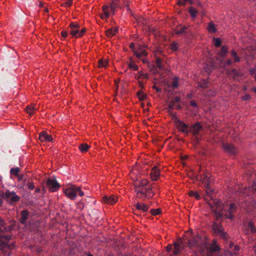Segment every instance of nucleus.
I'll list each match as a JSON object with an SVG mask.
<instances>
[{
    "label": "nucleus",
    "mask_w": 256,
    "mask_h": 256,
    "mask_svg": "<svg viewBox=\"0 0 256 256\" xmlns=\"http://www.w3.org/2000/svg\"><path fill=\"white\" fill-rule=\"evenodd\" d=\"M232 61L231 59L227 60L224 64V66H230L232 64Z\"/></svg>",
    "instance_id": "6e6d98bb"
},
{
    "label": "nucleus",
    "mask_w": 256,
    "mask_h": 256,
    "mask_svg": "<svg viewBox=\"0 0 256 256\" xmlns=\"http://www.w3.org/2000/svg\"><path fill=\"white\" fill-rule=\"evenodd\" d=\"M166 82V84L168 85V88H171L173 89H175L178 88V81H172V82L170 84V82L171 81H164Z\"/></svg>",
    "instance_id": "c85d7f7f"
},
{
    "label": "nucleus",
    "mask_w": 256,
    "mask_h": 256,
    "mask_svg": "<svg viewBox=\"0 0 256 256\" xmlns=\"http://www.w3.org/2000/svg\"><path fill=\"white\" fill-rule=\"evenodd\" d=\"M124 0H112L110 4V10L113 14L115 13V10L118 8H122Z\"/></svg>",
    "instance_id": "1a4fd4ad"
},
{
    "label": "nucleus",
    "mask_w": 256,
    "mask_h": 256,
    "mask_svg": "<svg viewBox=\"0 0 256 256\" xmlns=\"http://www.w3.org/2000/svg\"><path fill=\"white\" fill-rule=\"evenodd\" d=\"M103 14H100V18L102 19H106L109 17L110 12H109V7L108 6L104 5L102 6Z\"/></svg>",
    "instance_id": "a211bd4d"
},
{
    "label": "nucleus",
    "mask_w": 256,
    "mask_h": 256,
    "mask_svg": "<svg viewBox=\"0 0 256 256\" xmlns=\"http://www.w3.org/2000/svg\"><path fill=\"white\" fill-rule=\"evenodd\" d=\"M36 108H34V106H28L26 108V110L27 113H28L30 115H32L34 112L36 111Z\"/></svg>",
    "instance_id": "2f4dec72"
},
{
    "label": "nucleus",
    "mask_w": 256,
    "mask_h": 256,
    "mask_svg": "<svg viewBox=\"0 0 256 256\" xmlns=\"http://www.w3.org/2000/svg\"><path fill=\"white\" fill-rule=\"evenodd\" d=\"M166 251L170 252L172 249V246L171 245H168L166 246Z\"/></svg>",
    "instance_id": "69168bd1"
},
{
    "label": "nucleus",
    "mask_w": 256,
    "mask_h": 256,
    "mask_svg": "<svg viewBox=\"0 0 256 256\" xmlns=\"http://www.w3.org/2000/svg\"><path fill=\"white\" fill-rule=\"evenodd\" d=\"M170 48L172 51H176L178 49V44L172 42L170 45Z\"/></svg>",
    "instance_id": "37998d69"
},
{
    "label": "nucleus",
    "mask_w": 256,
    "mask_h": 256,
    "mask_svg": "<svg viewBox=\"0 0 256 256\" xmlns=\"http://www.w3.org/2000/svg\"><path fill=\"white\" fill-rule=\"evenodd\" d=\"M39 140L42 142H51L52 140V138L50 135L43 131L39 134Z\"/></svg>",
    "instance_id": "4468645a"
},
{
    "label": "nucleus",
    "mask_w": 256,
    "mask_h": 256,
    "mask_svg": "<svg viewBox=\"0 0 256 256\" xmlns=\"http://www.w3.org/2000/svg\"><path fill=\"white\" fill-rule=\"evenodd\" d=\"M30 212L27 210H24L21 212V218L20 221L22 224H25L28 219Z\"/></svg>",
    "instance_id": "f3484780"
},
{
    "label": "nucleus",
    "mask_w": 256,
    "mask_h": 256,
    "mask_svg": "<svg viewBox=\"0 0 256 256\" xmlns=\"http://www.w3.org/2000/svg\"><path fill=\"white\" fill-rule=\"evenodd\" d=\"M176 108L178 110H180L182 108V106L180 104H176Z\"/></svg>",
    "instance_id": "774afa93"
},
{
    "label": "nucleus",
    "mask_w": 256,
    "mask_h": 256,
    "mask_svg": "<svg viewBox=\"0 0 256 256\" xmlns=\"http://www.w3.org/2000/svg\"><path fill=\"white\" fill-rule=\"evenodd\" d=\"M134 46H135L134 44V42H132V43H130V48L131 50H132L134 51V50H135L134 49Z\"/></svg>",
    "instance_id": "e2e57ef3"
},
{
    "label": "nucleus",
    "mask_w": 256,
    "mask_h": 256,
    "mask_svg": "<svg viewBox=\"0 0 256 256\" xmlns=\"http://www.w3.org/2000/svg\"><path fill=\"white\" fill-rule=\"evenodd\" d=\"M20 172V168H12L10 170V173L11 174L18 176Z\"/></svg>",
    "instance_id": "473e14b6"
},
{
    "label": "nucleus",
    "mask_w": 256,
    "mask_h": 256,
    "mask_svg": "<svg viewBox=\"0 0 256 256\" xmlns=\"http://www.w3.org/2000/svg\"><path fill=\"white\" fill-rule=\"evenodd\" d=\"M134 190L136 198L142 200L150 199L154 194L152 184L146 179H142L134 184Z\"/></svg>",
    "instance_id": "f257e3e1"
},
{
    "label": "nucleus",
    "mask_w": 256,
    "mask_h": 256,
    "mask_svg": "<svg viewBox=\"0 0 256 256\" xmlns=\"http://www.w3.org/2000/svg\"><path fill=\"white\" fill-rule=\"evenodd\" d=\"M102 201L108 204H114L118 201V197L114 195H106L103 196Z\"/></svg>",
    "instance_id": "9d476101"
},
{
    "label": "nucleus",
    "mask_w": 256,
    "mask_h": 256,
    "mask_svg": "<svg viewBox=\"0 0 256 256\" xmlns=\"http://www.w3.org/2000/svg\"><path fill=\"white\" fill-rule=\"evenodd\" d=\"M190 104L191 106H194V107H197V106H198L196 102L194 100L190 101Z\"/></svg>",
    "instance_id": "680f3d73"
},
{
    "label": "nucleus",
    "mask_w": 256,
    "mask_h": 256,
    "mask_svg": "<svg viewBox=\"0 0 256 256\" xmlns=\"http://www.w3.org/2000/svg\"><path fill=\"white\" fill-rule=\"evenodd\" d=\"M256 192V183H254L251 187L244 188V190L242 192L244 194L249 195L248 192Z\"/></svg>",
    "instance_id": "412c9836"
},
{
    "label": "nucleus",
    "mask_w": 256,
    "mask_h": 256,
    "mask_svg": "<svg viewBox=\"0 0 256 256\" xmlns=\"http://www.w3.org/2000/svg\"><path fill=\"white\" fill-rule=\"evenodd\" d=\"M27 186H28V188L30 190H34V182H28L27 183Z\"/></svg>",
    "instance_id": "864d4df0"
},
{
    "label": "nucleus",
    "mask_w": 256,
    "mask_h": 256,
    "mask_svg": "<svg viewBox=\"0 0 256 256\" xmlns=\"http://www.w3.org/2000/svg\"><path fill=\"white\" fill-rule=\"evenodd\" d=\"M156 66L160 70H162V60L160 58H157L156 60Z\"/></svg>",
    "instance_id": "4c0bfd02"
},
{
    "label": "nucleus",
    "mask_w": 256,
    "mask_h": 256,
    "mask_svg": "<svg viewBox=\"0 0 256 256\" xmlns=\"http://www.w3.org/2000/svg\"><path fill=\"white\" fill-rule=\"evenodd\" d=\"M236 208V206L234 204H231L230 206L228 209V214H226V218L232 219L233 216L232 215V212H234Z\"/></svg>",
    "instance_id": "5701e85b"
},
{
    "label": "nucleus",
    "mask_w": 256,
    "mask_h": 256,
    "mask_svg": "<svg viewBox=\"0 0 256 256\" xmlns=\"http://www.w3.org/2000/svg\"><path fill=\"white\" fill-rule=\"evenodd\" d=\"M10 230L9 226H6L4 221L0 218V232H8Z\"/></svg>",
    "instance_id": "b1692460"
},
{
    "label": "nucleus",
    "mask_w": 256,
    "mask_h": 256,
    "mask_svg": "<svg viewBox=\"0 0 256 256\" xmlns=\"http://www.w3.org/2000/svg\"><path fill=\"white\" fill-rule=\"evenodd\" d=\"M70 34L74 36L78 37L79 28H74L71 30Z\"/></svg>",
    "instance_id": "72a5a7b5"
},
{
    "label": "nucleus",
    "mask_w": 256,
    "mask_h": 256,
    "mask_svg": "<svg viewBox=\"0 0 256 256\" xmlns=\"http://www.w3.org/2000/svg\"><path fill=\"white\" fill-rule=\"evenodd\" d=\"M76 195L78 194L80 196H82L84 195V192L81 190L80 186H76Z\"/></svg>",
    "instance_id": "3c124183"
},
{
    "label": "nucleus",
    "mask_w": 256,
    "mask_h": 256,
    "mask_svg": "<svg viewBox=\"0 0 256 256\" xmlns=\"http://www.w3.org/2000/svg\"><path fill=\"white\" fill-rule=\"evenodd\" d=\"M148 74L146 73H144L143 72H140L138 78H148Z\"/></svg>",
    "instance_id": "a19ab883"
},
{
    "label": "nucleus",
    "mask_w": 256,
    "mask_h": 256,
    "mask_svg": "<svg viewBox=\"0 0 256 256\" xmlns=\"http://www.w3.org/2000/svg\"><path fill=\"white\" fill-rule=\"evenodd\" d=\"M204 68L205 72L208 74L210 73L212 70V66H208V64H206V66L204 67Z\"/></svg>",
    "instance_id": "5fc2aeb1"
},
{
    "label": "nucleus",
    "mask_w": 256,
    "mask_h": 256,
    "mask_svg": "<svg viewBox=\"0 0 256 256\" xmlns=\"http://www.w3.org/2000/svg\"><path fill=\"white\" fill-rule=\"evenodd\" d=\"M204 81L200 82L198 83V86L202 88H205L208 86V82H204Z\"/></svg>",
    "instance_id": "de8ad7c7"
},
{
    "label": "nucleus",
    "mask_w": 256,
    "mask_h": 256,
    "mask_svg": "<svg viewBox=\"0 0 256 256\" xmlns=\"http://www.w3.org/2000/svg\"><path fill=\"white\" fill-rule=\"evenodd\" d=\"M118 32V28H112L108 30L106 32V35L108 37H112L114 36Z\"/></svg>",
    "instance_id": "4be33fe9"
},
{
    "label": "nucleus",
    "mask_w": 256,
    "mask_h": 256,
    "mask_svg": "<svg viewBox=\"0 0 256 256\" xmlns=\"http://www.w3.org/2000/svg\"><path fill=\"white\" fill-rule=\"evenodd\" d=\"M224 150L230 154H234L236 152V150L232 144H222Z\"/></svg>",
    "instance_id": "9b49d317"
},
{
    "label": "nucleus",
    "mask_w": 256,
    "mask_h": 256,
    "mask_svg": "<svg viewBox=\"0 0 256 256\" xmlns=\"http://www.w3.org/2000/svg\"><path fill=\"white\" fill-rule=\"evenodd\" d=\"M61 35L63 38H66L68 36L67 32L65 30H62L61 32Z\"/></svg>",
    "instance_id": "052dcab7"
},
{
    "label": "nucleus",
    "mask_w": 256,
    "mask_h": 256,
    "mask_svg": "<svg viewBox=\"0 0 256 256\" xmlns=\"http://www.w3.org/2000/svg\"><path fill=\"white\" fill-rule=\"evenodd\" d=\"M189 12L190 13L192 17L193 18H196V16L198 12L195 8H190L189 9Z\"/></svg>",
    "instance_id": "e433bc0d"
},
{
    "label": "nucleus",
    "mask_w": 256,
    "mask_h": 256,
    "mask_svg": "<svg viewBox=\"0 0 256 256\" xmlns=\"http://www.w3.org/2000/svg\"><path fill=\"white\" fill-rule=\"evenodd\" d=\"M137 94L138 96L140 99L141 100H143L146 98V95L144 94L141 91L138 92Z\"/></svg>",
    "instance_id": "8fccbe9b"
},
{
    "label": "nucleus",
    "mask_w": 256,
    "mask_h": 256,
    "mask_svg": "<svg viewBox=\"0 0 256 256\" xmlns=\"http://www.w3.org/2000/svg\"><path fill=\"white\" fill-rule=\"evenodd\" d=\"M108 64V62L106 60H98V66L99 68H105Z\"/></svg>",
    "instance_id": "58836bf2"
},
{
    "label": "nucleus",
    "mask_w": 256,
    "mask_h": 256,
    "mask_svg": "<svg viewBox=\"0 0 256 256\" xmlns=\"http://www.w3.org/2000/svg\"><path fill=\"white\" fill-rule=\"evenodd\" d=\"M207 30L210 33H215L216 32L215 24L212 22L208 24Z\"/></svg>",
    "instance_id": "cd10ccee"
},
{
    "label": "nucleus",
    "mask_w": 256,
    "mask_h": 256,
    "mask_svg": "<svg viewBox=\"0 0 256 256\" xmlns=\"http://www.w3.org/2000/svg\"><path fill=\"white\" fill-rule=\"evenodd\" d=\"M202 128V126L198 122H196L192 127H190V132L194 136L198 134Z\"/></svg>",
    "instance_id": "dca6fc26"
},
{
    "label": "nucleus",
    "mask_w": 256,
    "mask_h": 256,
    "mask_svg": "<svg viewBox=\"0 0 256 256\" xmlns=\"http://www.w3.org/2000/svg\"><path fill=\"white\" fill-rule=\"evenodd\" d=\"M173 120L179 131L186 134L190 132V129L188 125L180 120L176 115L174 116Z\"/></svg>",
    "instance_id": "39448f33"
},
{
    "label": "nucleus",
    "mask_w": 256,
    "mask_h": 256,
    "mask_svg": "<svg viewBox=\"0 0 256 256\" xmlns=\"http://www.w3.org/2000/svg\"><path fill=\"white\" fill-rule=\"evenodd\" d=\"M128 67L130 69L132 70H138V66L132 62H130L128 64Z\"/></svg>",
    "instance_id": "f704fd0d"
},
{
    "label": "nucleus",
    "mask_w": 256,
    "mask_h": 256,
    "mask_svg": "<svg viewBox=\"0 0 256 256\" xmlns=\"http://www.w3.org/2000/svg\"><path fill=\"white\" fill-rule=\"evenodd\" d=\"M230 54L234 58V62H239L240 61V58L238 56L237 52L234 49L230 50Z\"/></svg>",
    "instance_id": "393cba45"
},
{
    "label": "nucleus",
    "mask_w": 256,
    "mask_h": 256,
    "mask_svg": "<svg viewBox=\"0 0 256 256\" xmlns=\"http://www.w3.org/2000/svg\"><path fill=\"white\" fill-rule=\"evenodd\" d=\"M251 98V96L248 94H246L242 97V100H249Z\"/></svg>",
    "instance_id": "4d7b16f0"
},
{
    "label": "nucleus",
    "mask_w": 256,
    "mask_h": 256,
    "mask_svg": "<svg viewBox=\"0 0 256 256\" xmlns=\"http://www.w3.org/2000/svg\"><path fill=\"white\" fill-rule=\"evenodd\" d=\"M209 205L215 212L216 218H220L223 214L222 202L218 200H214L209 203Z\"/></svg>",
    "instance_id": "20e7f679"
},
{
    "label": "nucleus",
    "mask_w": 256,
    "mask_h": 256,
    "mask_svg": "<svg viewBox=\"0 0 256 256\" xmlns=\"http://www.w3.org/2000/svg\"><path fill=\"white\" fill-rule=\"evenodd\" d=\"M228 46H222L220 51L218 53V56L222 58H224L226 56L228 53Z\"/></svg>",
    "instance_id": "a878e982"
},
{
    "label": "nucleus",
    "mask_w": 256,
    "mask_h": 256,
    "mask_svg": "<svg viewBox=\"0 0 256 256\" xmlns=\"http://www.w3.org/2000/svg\"><path fill=\"white\" fill-rule=\"evenodd\" d=\"M250 72L254 76V78H255V80H256V66L250 69Z\"/></svg>",
    "instance_id": "c03bdc74"
},
{
    "label": "nucleus",
    "mask_w": 256,
    "mask_h": 256,
    "mask_svg": "<svg viewBox=\"0 0 256 256\" xmlns=\"http://www.w3.org/2000/svg\"><path fill=\"white\" fill-rule=\"evenodd\" d=\"M159 168L154 166L152 168L150 172V178L152 180L156 181L158 180L160 176Z\"/></svg>",
    "instance_id": "ddd939ff"
},
{
    "label": "nucleus",
    "mask_w": 256,
    "mask_h": 256,
    "mask_svg": "<svg viewBox=\"0 0 256 256\" xmlns=\"http://www.w3.org/2000/svg\"><path fill=\"white\" fill-rule=\"evenodd\" d=\"M85 32H86V29L85 28H82V29L81 30H79L78 37L82 36L84 35V34Z\"/></svg>",
    "instance_id": "bf43d9fd"
},
{
    "label": "nucleus",
    "mask_w": 256,
    "mask_h": 256,
    "mask_svg": "<svg viewBox=\"0 0 256 256\" xmlns=\"http://www.w3.org/2000/svg\"><path fill=\"white\" fill-rule=\"evenodd\" d=\"M212 228L215 234L220 236L224 240L228 238V234L224 232V228L220 223L214 222L212 224Z\"/></svg>",
    "instance_id": "423d86ee"
},
{
    "label": "nucleus",
    "mask_w": 256,
    "mask_h": 256,
    "mask_svg": "<svg viewBox=\"0 0 256 256\" xmlns=\"http://www.w3.org/2000/svg\"><path fill=\"white\" fill-rule=\"evenodd\" d=\"M150 213L152 214V215H157V214H158L160 213V210L158 208V209H152L150 210Z\"/></svg>",
    "instance_id": "603ef678"
},
{
    "label": "nucleus",
    "mask_w": 256,
    "mask_h": 256,
    "mask_svg": "<svg viewBox=\"0 0 256 256\" xmlns=\"http://www.w3.org/2000/svg\"><path fill=\"white\" fill-rule=\"evenodd\" d=\"M186 26H183L181 28H180V29H178L176 30V34H184V32H185V30H186Z\"/></svg>",
    "instance_id": "49530a36"
},
{
    "label": "nucleus",
    "mask_w": 256,
    "mask_h": 256,
    "mask_svg": "<svg viewBox=\"0 0 256 256\" xmlns=\"http://www.w3.org/2000/svg\"><path fill=\"white\" fill-rule=\"evenodd\" d=\"M90 147V146L88 145V144L83 143L80 144V146H78V148L80 149L81 152H87Z\"/></svg>",
    "instance_id": "c756f323"
},
{
    "label": "nucleus",
    "mask_w": 256,
    "mask_h": 256,
    "mask_svg": "<svg viewBox=\"0 0 256 256\" xmlns=\"http://www.w3.org/2000/svg\"><path fill=\"white\" fill-rule=\"evenodd\" d=\"M205 188V192L206 195L208 196H210L214 192V190L212 188L210 185L204 186Z\"/></svg>",
    "instance_id": "bb28decb"
},
{
    "label": "nucleus",
    "mask_w": 256,
    "mask_h": 256,
    "mask_svg": "<svg viewBox=\"0 0 256 256\" xmlns=\"http://www.w3.org/2000/svg\"><path fill=\"white\" fill-rule=\"evenodd\" d=\"M70 27L71 30L76 28H80V26L77 22H72L70 24Z\"/></svg>",
    "instance_id": "09e8293b"
},
{
    "label": "nucleus",
    "mask_w": 256,
    "mask_h": 256,
    "mask_svg": "<svg viewBox=\"0 0 256 256\" xmlns=\"http://www.w3.org/2000/svg\"><path fill=\"white\" fill-rule=\"evenodd\" d=\"M180 100V98L179 96H176L174 98H172L170 102L176 105L178 103Z\"/></svg>",
    "instance_id": "a18cd8bd"
},
{
    "label": "nucleus",
    "mask_w": 256,
    "mask_h": 256,
    "mask_svg": "<svg viewBox=\"0 0 256 256\" xmlns=\"http://www.w3.org/2000/svg\"><path fill=\"white\" fill-rule=\"evenodd\" d=\"M189 0H179L178 2V4L180 6H184L186 2L188 1Z\"/></svg>",
    "instance_id": "13d9d810"
},
{
    "label": "nucleus",
    "mask_w": 256,
    "mask_h": 256,
    "mask_svg": "<svg viewBox=\"0 0 256 256\" xmlns=\"http://www.w3.org/2000/svg\"><path fill=\"white\" fill-rule=\"evenodd\" d=\"M2 196L10 204H13L14 203L20 201V196L17 195L14 191L7 190L5 193H4Z\"/></svg>",
    "instance_id": "7ed1b4c3"
},
{
    "label": "nucleus",
    "mask_w": 256,
    "mask_h": 256,
    "mask_svg": "<svg viewBox=\"0 0 256 256\" xmlns=\"http://www.w3.org/2000/svg\"><path fill=\"white\" fill-rule=\"evenodd\" d=\"M10 239L11 236L10 235L0 234V248L6 256H10V250L15 247L14 244L10 242Z\"/></svg>",
    "instance_id": "f03ea898"
},
{
    "label": "nucleus",
    "mask_w": 256,
    "mask_h": 256,
    "mask_svg": "<svg viewBox=\"0 0 256 256\" xmlns=\"http://www.w3.org/2000/svg\"><path fill=\"white\" fill-rule=\"evenodd\" d=\"M134 55L138 58L146 56L147 55V52L144 50L143 49L142 46H140L138 50H134Z\"/></svg>",
    "instance_id": "2eb2a0df"
},
{
    "label": "nucleus",
    "mask_w": 256,
    "mask_h": 256,
    "mask_svg": "<svg viewBox=\"0 0 256 256\" xmlns=\"http://www.w3.org/2000/svg\"><path fill=\"white\" fill-rule=\"evenodd\" d=\"M137 210H141L142 212H146L148 210V206L142 202H137L135 204Z\"/></svg>",
    "instance_id": "6ab92c4d"
},
{
    "label": "nucleus",
    "mask_w": 256,
    "mask_h": 256,
    "mask_svg": "<svg viewBox=\"0 0 256 256\" xmlns=\"http://www.w3.org/2000/svg\"><path fill=\"white\" fill-rule=\"evenodd\" d=\"M175 106L174 104L172 103L171 102H170L169 105H168V108H169V109L170 110H172V108H174V107Z\"/></svg>",
    "instance_id": "0e129e2a"
},
{
    "label": "nucleus",
    "mask_w": 256,
    "mask_h": 256,
    "mask_svg": "<svg viewBox=\"0 0 256 256\" xmlns=\"http://www.w3.org/2000/svg\"><path fill=\"white\" fill-rule=\"evenodd\" d=\"M234 250L236 252H238L240 250V247L238 245L234 246Z\"/></svg>",
    "instance_id": "338daca9"
},
{
    "label": "nucleus",
    "mask_w": 256,
    "mask_h": 256,
    "mask_svg": "<svg viewBox=\"0 0 256 256\" xmlns=\"http://www.w3.org/2000/svg\"><path fill=\"white\" fill-rule=\"evenodd\" d=\"M174 254H177L180 253V250L182 248V244L175 242L174 244Z\"/></svg>",
    "instance_id": "7c9ffc66"
},
{
    "label": "nucleus",
    "mask_w": 256,
    "mask_h": 256,
    "mask_svg": "<svg viewBox=\"0 0 256 256\" xmlns=\"http://www.w3.org/2000/svg\"><path fill=\"white\" fill-rule=\"evenodd\" d=\"M60 186V184L55 179L50 178L46 182V186L51 192L56 191L59 188Z\"/></svg>",
    "instance_id": "0eeeda50"
},
{
    "label": "nucleus",
    "mask_w": 256,
    "mask_h": 256,
    "mask_svg": "<svg viewBox=\"0 0 256 256\" xmlns=\"http://www.w3.org/2000/svg\"><path fill=\"white\" fill-rule=\"evenodd\" d=\"M214 42L216 47H219L221 45V40L219 38H214Z\"/></svg>",
    "instance_id": "79ce46f5"
},
{
    "label": "nucleus",
    "mask_w": 256,
    "mask_h": 256,
    "mask_svg": "<svg viewBox=\"0 0 256 256\" xmlns=\"http://www.w3.org/2000/svg\"><path fill=\"white\" fill-rule=\"evenodd\" d=\"M189 195L195 197L197 200H199L200 198V196L197 192L190 191Z\"/></svg>",
    "instance_id": "ea45409f"
},
{
    "label": "nucleus",
    "mask_w": 256,
    "mask_h": 256,
    "mask_svg": "<svg viewBox=\"0 0 256 256\" xmlns=\"http://www.w3.org/2000/svg\"><path fill=\"white\" fill-rule=\"evenodd\" d=\"M72 4V0H64L62 4V6L64 7H70Z\"/></svg>",
    "instance_id": "c9c22d12"
},
{
    "label": "nucleus",
    "mask_w": 256,
    "mask_h": 256,
    "mask_svg": "<svg viewBox=\"0 0 256 256\" xmlns=\"http://www.w3.org/2000/svg\"><path fill=\"white\" fill-rule=\"evenodd\" d=\"M247 227L248 229L246 231V234H249L250 232L253 234L256 233V228H254V224L252 222H249Z\"/></svg>",
    "instance_id": "aec40b11"
},
{
    "label": "nucleus",
    "mask_w": 256,
    "mask_h": 256,
    "mask_svg": "<svg viewBox=\"0 0 256 256\" xmlns=\"http://www.w3.org/2000/svg\"><path fill=\"white\" fill-rule=\"evenodd\" d=\"M200 180L202 182L204 186L210 185L212 182L210 179V176L208 173H204L200 176Z\"/></svg>",
    "instance_id": "f8f14e48"
},
{
    "label": "nucleus",
    "mask_w": 256,
    "mask_h": 256,
    "mask_svg": "<svg viewBox=\"0 0 256 256\" xmlns=\"http://www.w3.org/2000/svg\"><path fill=\"white\" fill-rule=\"evenodd\" d=\"M76 186H72L64 190L65 195L70 200H74L76 196Z\"/></svg>",
    "instance_id": "6e6552de"
}]
</instances>
